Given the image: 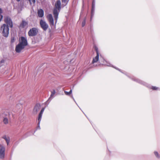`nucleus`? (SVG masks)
<instances>
[{"instance_id": "obj_1", "label": "nucleus", "mask_w": 160, "mask_h": 160, "mask_svg": "<svg viewBox=\"0 0 160 160\" xmlns=\"http://www.w3.org/2000/svg\"><path fill=\"white\" fill-rule=\"evenodd\" d=\"M19 41L18 44L16 46L15 48V51L18 53L21 52L28 45L27 39L24 37H21L19 39Z\"/></svg>"}, {"instance_id": "obj_2", "label": "nucleus", "mask_w": 160, "mask_h": 160, "mask_svg": "<svg viewBox=\"0 0 160 160\" xmlns=\"http://www.w3.org/2000/svg\"><path fill=\"white\" fill-rule=\"evenodd\" d=\"M61 3L60 1L59 0H58L56 2L55 7L53 9V13L55 21V24L57 22L59 12L60 11L61 8Z\"/></svg>"}, {"instance_id": "obj_3", "label": "nucleus", "mask_w": 160, "mask_h": 160, "mask_svg": "<svg viewBox=\"0 0 160 160\" xmlns=\"http://www.w3.org/2000/svg\"><path fill=\"white\" fill-rule=\"evenodd\" d=\"M3 122L5 124H7L9 123V119H10V113L8 110H7L3 113Z\"/></svg>"}, {"instance_id": "obj_4", "label": "nucleus", "mask_w": 160, "mask_h": 160, "mask_svg": "<svg viewBox=\"0 0 160 160\" xmlns=\"http://www.w3.org/2000/svg\"><path fill=\"white\" fill-rule=\"evenodd\" d=\"M1 28H3L2 34L3 36L5 37H7L8 36L9 31L8 26L4 24H3Z\"/></svg>"}, {"instance_id": "obj_5", "label": "nucleus", "mask_w": 160, "mask_h": 160, "mask_svg": "<svg viewBox=\"0 0 160 160\" xmlns=\"http://www.w3.org/2000/svg\"><path fill=\"white\" fill-rule=\"evenodd\" d=\"M5 146L1 144H0V158L3 159L5 157Z\"/></svg>"}, {"instance_id": "obj_6", "label": "nucleus", "mask_w": 160, "mask_h": 160, "mask_svg": "<svg viewBox=\"0 0 160 160\" xmlns=\"http://www.w3.org/2000/svg\"><path fill=\"white\" fill-rule=\"evenodd\" d=\"M38 32L37 28H33L30 29L28 32V34L29 36H34L37 34Z\"/></svg>"}, {"instance_id": "obj_7", "label": "nucleus", "mask_w": 160, "mask_h": 160, "mask_svg": "<svg viewBox=\"0 0 160 160\" xmlns=\"http://www.w3.org/2000/svg\"><path fill=\"white\" fill-rule=\"evenodd\" d=\"M94 49L95 50L97 55L94 58H93L92 63L93 64L94 63L97 62L99 60V52L98 48L95 45L94 47Z\"/></svg>"}, {"instance_id": "obj_8", "label": "nucleus", "mask_w": 160, "mask_h": 160, "mask_svg": "<svg viewBox=\"0 0 160 160\" xmlns=\"http://www.w3.org/2000/svg\"><path fill=\"white\" fill-rule=\"evenodd\" d=\"M94 49L95 50L97 55L94 58H93L92 63L93 64L94 63L97 62L99 60V52L98 48L95 45L94 47Z\"/></svg>"}, {"instance_id": "obj_9", "label": "nucleus", "mask_w": 160, "mask_h": 160, "mask_svg": "<svg viewBox=\"0 0 160 160\" xmlns=\"http://www.w3.org/2000/svg\"><path fill=\"white\" fill-rule=\"evenodd\" d=\"M40 25L42 29L46 31L48 27V24L43 20L41 19L40 21Z\"/></svg>"}, {"instance_id": "obj_10", "label": "nucleus", "mask_w": 160, "mask_h": 160, "mask_svg": "<svg viewBox=\"0 0 160 160\" xmlns=\"http://www.w3.org/2000/svg\"><path fill=\"white\" fill-rule=\"evenodd\" d=\"M47 18L51 27L53 26H54V19L52 15L51 14H48L47 16Z\"/></svg>"}, {"instance_id": "obj_11", "label": "nucleus", "mask_w": 160, "mask_h": 160, "mask_svg": "<svg viewBox=\"0 0 160 160\" xmlns=\"http://www.w3.org/2000/svg\"><path fill=\"white\" fill-rule=\"evenodd\" d=\"M41 108V105L39 104H37L34 106L33 111V113L36 114L40 110Z\"/></svg>"}, {"instance_id": "obj_12", "label": "nucleus", "mask_w": 160, "mask_h": 160, "mask_svg": "<svg viewBox=\"0 0 160 160\" xmlns=\"http://www.w3.org/2000/svg\"><path fill=\"white\" fill-rule=\"evenodd\" d=\"M4 21L6 23L9 25L11 28L12 27V23L10 18L8 17L4 19Z\"/></svg>"}, {"instance_id": "obj_13", "label": "nucleus", "mask_w": 160, "mask_h": 160, "mask_svg": "<svg viewBox=\"0 0 160 160\" xmlns=\"http://www.w3.org/2000/svg\"><path fill=\"white\" fill-rule=\"evenodd\" d=\"M44 109H45V108H42L40 112L39 113V114L38 118V124H39L41 120L42 116V114L44 110Z\"/></svg>"}, {"instance_id": "obj_14", "label": "nucleus", "mask_w": 160, "mask_h": 160, "mask_svg": "<svg viewBox=\"0 0 160 160\" xmlns=\"http://www.w3.org/2000/svg\"><path fill=\"white\" fill-rule=\"evenodd\" d=\"M44 109H45V108H42L40 112L39 113V114L38 118V124H39L41 120L42 116V114L44 110Z\"/></svg>"}, {"instance_id": "obj_15", "label": "nucleus", "mask_w": 160, "mask_h": 160, "mask_svg": "<svg viewBox=\"0 0 160 160\" xmlns=\"http://www.w3.org/2000/svg\"><path fill=\"white\" fill-rule=\"evenodd\" d=\"M28 23L27 22L22 20L20 25V27L22 28H24L28 25Z\"/></svg>"}, {"instance_id": "obj_16", "label": "nucleus", "mask_w": 160, "mask_h": 160, "mask_svg": "<svg viewBox=\"0 0 160 160\" xmlns=\"http://www.w3.org/2000/svg\"><path fill=\"white\" fill-rule=\"evenodd\" d=\"M38 14L39 17L42 18L43 17L44 15V12L42 9L38 10Z\"/></svg>"}, {"instance_id": "obj_17", "label": "nucleus", "mask_w": 160, "mask_h": 160, "mask_svg": "<svg viewBox=\"0 0 160 160\" xmlns=\"http://www.w3.org/2000/svg\"><path fill=\"white\" fill-rule=\"evenodd\" d=\"M99 62L101 64L104 65H106V61L102 58L100 59Z\"/></svg>"}, {"instance_id": "obj_18", "label": "nucleus", "mask_w": 160, "mask_h": 160, "mask_svg": "<svg viewBox=\"0 0 160 160\" xmlns=\"http://www.w3.org/2000/svg\"><path fill=\"white\" fill-rule=\"evenodd\" d=\"M2 138L5 140L7 142V144L8 145L10 142V139L8 137H7V136L5 135L3 136L2 137Z\"/></svg>"}, {"instance_id": "obj_19", "label": "nucleus", "mask_w": 160, "mask_h": 160, "mask_svg": "<svg viewBox=\"0 0 160 160\" xmlns=\"http://www.w3.org/2000/svg\"><path fill=\"white\" fill-rule=\"evenodd\" d=\"M51 92V94L50 95V98H52L54 96L55 93V90H53Z\"/></svg>"}, {"instance_id": "obj_20", "label": "nucleus", "mask_w": 160, "mask_h": 160, "mask_svg": "<svg viewBox=\"0 0 160 160\" xmlns=\"http://www.w3.org/2000/svg\"><path fill=\"white\" fill-rule=\"evenodd\" d=\"M72 90H71L69 92H68L67 91H64V93L66 95H70L72 93Z\"/></svg>"}, {"instance_id": "obj_21", "label": "nucleus", "mask_w": 160, "mask_h": 160, "mask_svg": "<svg viewBox=\"0 0 160 160\" xmlns=\"http://www.w3.org/2000/svg\"><path fill=\"white\" fill-rule=\"evenodd\" d=\"M30 5L34 4L35 2V0H28Z\"/></svg>"}, {"instance_id": "obj_22", "label": "nucleus", "mask_w": 160, "mask_h": 160, "mask_svg": "<svg viewBox=\"0 0 160 160\" xmlns=\"http://www.w3.org/2000/svg\"><path fill=\"white\" fill-rule=\"evenodd\" d=\"M150 88L153 90H157L158 89V88L155 86H152Z\"/></svg>"}, {"instance_id": "obj_23", "label": "nucleus", "mask_w": 160, "mask_h": 160, "mask_svg": "<svg viewBox=\"0 0 160 160\" xmlns=\"http://www.w3.org/2000/svg\"><path fill=\"white\" fill-rule=\"evenodd\" d=\"M154 154L155 156L158 158H160V156L158 153V152L157 151H155L154 152Z\"/></svg>"}, {"instance_id": "obj_24", "label": "nucleus", "mask_w": 160, "mask_h": 160, "mask_svg": "<svg viewBox=\"0 0 160 160\" xmlns=\"http://www.w3.org/2000/svg\"><path fill=\"white\" fill-rule=\"evenodd\" d=\"M15 42V38L14 37H12L11 39V43H12Z\"/></svg>"}, {"instance_id": "obj_25", "label": "nucleus", "mask_w": 160, "mask_h": 160, "mask_svg": "<svg viewBox=\"0 0 160 160\" xmlns=\"http://www.w3.org/2000/svg\"><path fill=\"white\" fill-rule=\"evenodd\" d=\"M85 23H86L85 20L84 19L83 20V21L82 22V27H83L85 25Z\"/></svg>"}, {"instance_id": "obj_26", "label": "nucleus", "mask_w": 160, "mask_h": 160, "mask_svg": "<svg viewBox=\"0 0 160 160\" xmlns=\"http://www.w3.org/2000/svg\"><path fill=\"white\" fill-rule=\"evenodd\" d=\"M94 2H93L92 3V12L93 9L94 8Z\"/></svg>"}, {"instance_id": "obj_27", "label": "nucleus", "mask_w": 160, "mask_h": 160, "mask_svg": "<svg viewBox=\"0 0 160 160\" xmlns=\"http://www.w3.org/2000/svg\"><path fill=\"white\" fill-rule=\"evenodd\" d=\"M62 3H66L67 0H62Z\"/></svg>"}, {"instance_id": "obj_28", "label": "nucleus", "mask_w": 160, "mask_h": 160, "mask_svg": "<svg viewBox=\"0 0 160 160\" xmlns=\"http://www.w3.org/2000/svg\"><path fill=\"white\" fill-rule=\"evenodd\" d=\"M3 18V16L2 15L0 14V21H1L2 19Z\"/></svg>"}, {"instance_id": "obj_29", "label": "nucleus", "mask_w": 160, "mask_h": 160, "mask_svg": "<svg viewBox=\"0 0 160 160\" xmlns=\"http://www.w3.org/2000/svg\"><path fill=\"white\" fill-rule=\"evenodd\" d=\"M2 11L1 8H0V14L2 13Z\"/></svg>"}, {"instance_id": "obj_30", "label": "nucleus", "mask_w": 160, "mask_h": 160, "mask_svg": "<svg viewBox=\"0 0 160 160\" xmlns=\"http://www.w3.org/2000/svg\"><path fill=\"white\" fill-rule=\"evenodd\" d=\"M17 1L19 2L20 0H16Z\"/></svg>"}]
</instances>
